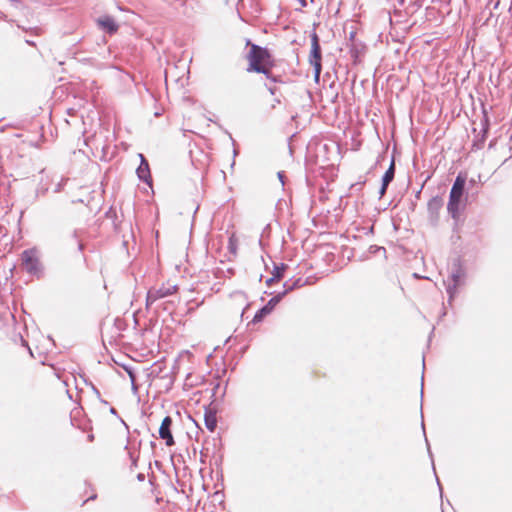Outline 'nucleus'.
<instances>
[{"instance_id":"1","label":"nucleus","mask_w":512,"mask_h":512,"mask_svg":"<svg viewBox=\"0 0 512 512\" xmlns=\"http://www.w3.org/2000/svg\"><path fill=\"white\" fill-rule=\"evenodd\" d=\"M245 43L250 47L246 55L247 72L266 73V68L275 67V59L267 47L254 44L250 39H246Z\"/></svg>"},{"instance_id":"2","label":"nucleus","mask_w":512,"mask_h":512,"mask_svg":"<svg viewBox=\"0 0 512 512\" xmlns=\"http://www.w3.org/2000/svg\"><path fill=\"white\" fill-rule=\"evenodd\" d=\"M311 50L309 54V63L313 67L314 77L316 81L319 79L322 71V50L320 46V39L316 32L311 35Z\"/></svg>"},{"instance_id":"3","label":"nucleus","mask_w":512,"mask_h":512,"mask_svg":"<svg viewBox=\"0 0 512 512\" xmlns=\"http://www.w3.org/2000/svg\"><path fill=\"white\" fill-rule=\"evenodd\" d=\"M21 260L27 273L37 275L40 272V262L35 249L24 250L21 254Z\"/></svg>"},{"instance_id":"4","label":"nucleus","mask_w":512,"mask_h":512,"mask_svg":"<svg viewBox=\"0 0 512 512\" xmlns=\"http://www.w3.org/2000/svg\"><path fill=\"white\" fill-rule=\"evenodd\" d=\"M444 205L443 197L434 196L427 203L428 220L433 227L439 223L440 211Z\"/></svg>"},{"instance_id":"5","label":"nucleus","mask_w":512,"mask_h":512,"mask_svg":"<svg viewBox=\"0 0 512 512\" xmlns=\"http://www.w3.org/2000/svg\"><path fill=\"white\" fill-rule=\"evenodd\" d=\"M177 290V286L176 285H173V286H169V287H165V286H162L158 289H150L148 292H147V296H146V308L147 309H150L151 306L159 299H162L164 297H167L169 295H172L173 293H175Z\"/></svg>"},{"instance_id":"6","label":"nucleus","mask_w":512,"mask_h":512,"mask_svg":"<svg viewBox=\"0 0 512 512\" xmlns=\"http://www.w3.org/2000/svg\"><path fill=\"white\" fill-rule=\"evenodd\" d=\"M172 423L173 420L171 416H166L161 422L159 427V438L165 441L166 446L170 447L175 444V440L172 434Z\"/></svg>"},{"instance_id":"7","label":"nucleus","mask_w":512,"mask_h":512,"mask_svg":"<svg viewBox=\"0 0 512 512\" xmlns=\"http://www.w3.org/2000/svg\"><path fill=\"white\" fill-rule=\"evenodd\" d=\"M282 300V295H274L262 308H260L254 315L252 322L254 324L261 322L267 315H269L276 305Z\"/></svg>"},{"instance_id":"8","label":"nucleus","mask_w":512,"mask_h":512,"mask_svg":"<svg viewBox=\"0 0 512 512\" xmlns=\"http://www.w3.org/2000/svg\"><path fill=\"white\" fill-rule=\"evenodd\" d=\"M140 164L136 169V174L140 181L146 183L149 186H152V177L150 173V167L147 159L143 154H139Z\"/></svg>"},{"instance_id":"9","label":"nucleus","mask_w":512,"mask_h":512,"mask_svg":"<svg viewBox=\"0 0 512 512\" xmlns=\"http://www.w3.org/2000/svg\"><path fill=\"white\" fill-rule=\"evenodd\" d=\"M466 276V271L459 258L454 259L452 262L451 273L449 279L451 282L461 284L462 279Z\"/></svg>"},{"instance_id":"10","label":"nucleus","mask_w":512,"mask_h":512,"mask_svg":"<svg viewBox=\"0 0 512 512\" xmlns=\"http://www.w3.org/2000/svg\"><path fill=\"white\" fill-rule=\"evenodd\" d=\"M462 198L449 195L447 211L451 218L457 222L460 218Z\"/></svg>"},{"instance_id":"11","label":"nucleus","mask_w":512,"mask_h":512,"mask_svg":"<svg viewBox=\"0 0 512 512\" xmlns=\"http://www.w3.org/2000/svg\"><path fill=\"white\" fill-rule=\"evenodd\" d=\"M466 180V175L459 173L454 180L449 195L462 198L465 191Z\"/></svg>"},{"instance_id":"12","label":"nucleus","mask_w":512,"mask_h":512,"mask_svg":"<svg viewBox=\"0 0 512 512\" xmlns=\"http://www.w3.org/2000/svg\"><path fill=\"white\" fill-rule=\"evenodd\" d=\"M346 45L349 47V53L353 63L358 64L365 53V45L362 42L346 43Z\"/></svg>"},{"instance_id":"13","label":"nucleus","mask_w":512,"mask_h":512,"mask_svg":"<svg viewBox=\"0 0 512 512\" xmlns=\"http://www.w3.org/2000/svg\"><path fill=\"white\" fill-rule=\"evenodd\" d=\"M100 27L108 34L112 35L118 31V24L113 17L106 15L98 19Z\"/></svg>"},{"instance_id":"14","label":"nucleus","mask_w":512,"mask_h":512,"mask_svg":"<svg viewBox=\"0 0 512 512\" xmlns=\"http://www.w3.org/2000/svg\"><path fill=\"white\" fill-rule=\"evenodd\" d=\"M216 413H217V411L215 408H211V407L205 408L204 423H205L206 428L210 432H213L217 427Z\"/></svg>"},{"instance_id":"15","label":"nucleus","mask_w":512,"mask_h":512,"mask_svg":"<svg viewBox=\"0 0 512 512\" xmlns=\"http://www.w3.org/2000/svg\"><path fill=\"white\" fill-rule=\"evenodd\" d=\"M306 284V281H303L302 278L297 279H289L283 284L284 290L279 292L277 295H282V298L289 292L300 288Z\"/></svg>"},{"instance_id":"16","label":"nucleus","mask_w":512,"mask_h":512,"mask_svg":"<svg viewBox=\"0 0 512 512\" xmlns=\"http://www.w3.org/2000/svg\"><path fill=\"white\" fill-rule=\"evenodd\" d=\"M394 177H395V161H394V158H392L388 169L386 170V172L384 173V175L382 177V182L384 183V185L385 184L389 185L393 181Z\"/></svg>"},{"instance_id":"17","label":"nucleus","mask_w":512,"mask_h":512,"mask_svg":"<svg viewBox=\"0 0 512 512\" xmlns=\"http://www.w3.org/2000/svg\"><path fill=\"white\" fill-rule=\"evenodd\" d=\"M69 243L71 245H76L77 246V250L79 252H82L84 250V244L82 243V241L80 240V230L78 229H75L71 235L69 236V239H68Z\"/></svg>"},{"instance_id":"18","label":"nucleus","mask_w":512,"mask_h":512,"mask_svg":"<svg viewBox=\"0 0 512 512\" xmlns=\"http://www.w3.org/2000/svg\"><path fill=\"white\" fill-rule=\"evenodd\" d=\"M287 265L284 264V263H280L279 265L275 264L274 263V268H273V272H272V275L277 279V280H281L284 276V271L287 269Z\"/></svg>"},{"instance_id":"19","label":"nucleus","mask_w":512,"mask_h":512,"mask_svg":"<svg viewBox=\"0 0 512 512\" xmlns=\"http://www.w3.org/2000/svg\"><path fill=\"white\" fill-rule=\"evenodd\" d=\"M460 284H456L454 282H449L447 287H446V292L448 294V302L449 304L452 303L454 297L456 296L457 294V288Z\"/></svg>"},{"instance_id":"20","label":"nucleus","mask_w":512,"mask_h":512,"mask_svg":"<svg viewBox=\"0 0 512 512\" xmlns=\"http://www.w3.org/2000/svg\"><path fill=\"white\" fill-rule=\"evenodd\" d=\"M265 77L273 83H282V79L280 75H275L272 73V68H266V73H262Z\"/></svg>"},{"instance_id":"21","label":"nucleus","mask_w":512,"mask_h":512,"mask_svg":"<svg viewBox=\"0 0 512 512\" xmlns=\"http://www.w3.org/2000/svg\"><path fill=\"white\" fill-rule=\"evenodd\" d=\"M106 217L108 219H112L113 220V225H114V229L116 231H118V224L116 223V219H117V215H116V211L112 208H110L107 212H106Z\"/></svg>"},{"instance_id":"22","label":"nucleus","mask_w":512,"mask_h":512,"mask_svg":"<svg viewBox=\"0 0 512 512\" xmlns=\"http://www.w3.org/2000/svg\"><path fill=\"white\" fill-rule=\"evenodd\" d=\"M158 308H162L164 311L171 313L173 310V303L170 301L163 302L157 306V309Z\"/></svg>"},{"instance_id":"23","label":"nucleus","mask_w":512,"mask_h":512,"mask_svg":"<svg viewBox=\"0 0 512 512\" xmlns=\"http://www.w3.org/2000/svg\"><path fill=\"white\" fill-rule=\"evenodd\" d=\"M378 252H383L384 254L386 253V249L382 246H377V245H371L369 247V253L370 254H377Z\"/></svg>"},{"instance_id":"24","label":"nucleus","mask_w":512,"mask_h":512,"mask_svg":"<svg viewBox=\"0 0 512 512\" xmlns=\"http://www.w3.org/2000/svg\"><path fill=\"white\" fill-rule=\"evenodd\" d=\"M48 191V188L45 187V186H41L39 185L36 189V198H38L39 196H43L45 195V193Z\"/></svg>"},{"instance_id":"25","label":"nucleus","mask_w":512,"mask_h":512,"mask_svg":"<svg viewBox=\"0 0 512 512\" xmlns=\"http://www.w3.org/2000/svg\"><path fill=\"white\" fill-rule=\"evenodd\" d=\"M91 387H92L94 394L97 396V398L100 400V402L105 405L108 404V402L106 400L101 398L100 391L92 383H91Z\"/></svg>"},{"instance_id":"26","label":"nucleus","mask_w":512,"mask_h":512,"mask_svg":"<svg viewBox=\"0 0 512 512\" xmlns=\"http://www.w3.org/2000/svg\"><path fill=\"white\" fill-rule=\"evenodd\" d=\"M388 186H389V185H386V184L384 185V183H383V182H381V187H380V189H379V195H380V197H383V196L385 195V193H386V191H387Z\"/></svg>"},{"instance_id":"27","label":"nucleus","mask_w":512,"mask_h":512,"mask_svg":"<svg viewBox=\"0 0 512 512\" xmlns=\"http://www.w3.org/2000/svg\"><path fill=\"white\" fill-rule=\"evenodd\" d=\"M265 86L267 87L271 95L277 94L278 88L276 86H269L268 84H265Z\"/></svg>"},{"instance_id":"28","label":"nucleus","mask_w":512,"mask_h":512,"mask_svg":"<svg viewBox=\"0 0 512 512\" xmlns=\"http://www.w3.org/2000/svg\"><path fill=\"white\" fill-rule=\"evenodd\" d=\"M355 35H356V33H355V32H353V31H352V32H350L349 37H348V39H347V43L352 44V42H357V41L355 40Z\"/></svg>"},{"instance_id":"29","label":"nucleus","mask_w":512,"mask_h":512,"mask_svg":"<svg viewBox=\"0 0 512 512\" xmlns=\"http://www.w3.org/2000/svg\"><path fill=\"white\" fill-rule=\"evenodd\" d=\"M278 281H279V280H277V279L272 275L270 278H268V279L266 280V285H267V286H271L274 282H278Z\"/></svg>"},{"instance_id":"30","label":"nucleus","mask_w":512,"mask_h":512,"mask_svg":"<svg viewBox=\"0 0 512 512\" xmlns=\"http://www.w3.org/2000/svg\"><path fill=\"white\" fill-rule=\"evenodd\" d=\"M277 176H278L279 181L281 182V184H282V185H284V184H285V182H284V179H285V174H284V172H283V171L278 172V173H277Z\"/></svg>"},{"instance_id":"31","label":"nucleus","mask_w":512,"mask_h":512,"mask_svg":"<svg viewBox=\"0 0 512 512\" xmlns=\"http://www.w3.org/2000/svg\"><path fill=\"white\" fill-rule=\"evenodd\" d=\"M131 460H132V468L137 467V458H135L132 454H130Z\"/></svg>"},{"instance_id":"32","label":"nucleus","mask_w":512,"mask_h":512,"mask_svg":"<svg viewBox=\"0 0 512 512\" xmlns=\"http://www.w3.org/2000/svg\"><path fill=\"white\" fill-rule=\"evenodd\" d=\"M137 480L143 482L145 480V475L143 473H139L137 475Z\"/></svg>"},{"instance_id":"33","label":"nucleus","mask_w":512,"mask_h":512,"mask_svg":"<svg viewBox=\"0 0 512 512\" xmlns=\"http://www.w3.org/2000/svg\"><path fill=\"white\" fill-rule=\"evenodd\" d=\"M280 103H281V100H280L278 97H276V98L274 99V103L272 104V108H275V107H276V104H280Z\"/></svg>"},{"instance_id":"34","label":"nucleus","mask_w":512,"mask_h":512,"mask_svg":"<svg viewBox=\"0 0 512 512\" xmlns=\"http://www.w3.org/2000/svg\"><path fill=\"white\" fill-rule=\"evenodd\" d=\"M110 413H111L112 415H115V416H117V417L119 418V416H118V412H117V410H116L114 407H111V408H110Z\"/></svg>"},{"instance_id":"35","label":"nucleus","mask_w":512,"mask_h":512,"mask_svg":"<svg viewBox=\"0 0 512 512\" xmlns=\"http://www.w3.org/2000/svg\"><path fill=\"white\" fill-rule=\"evenodd\" d=\"M423 383H424V376L422 375V379H421V398H423V394H424Z\"/></svg>"},{"instance_id":"36","label":"nucleus","mask_w":512,"mask_h":512,"mask_svg":"<svg viewBox=\"0 0 512 512\" xmlns=\"http://www.w3.org/2000/svg\"><path fill=\"white\" fill-rule=\"evenodd\" d=\"M423 185L421 188L416 192L415 197L418 199L420 197L421 191H422Z\"/></svg>"},{"instance_id":"37","label":"nucleus","mask_w":512,"mask_h":512,"mask_svg":"<svg viewBox=\"0 0 512 512\" xmlns=\"http://www.w3.org/2000/svg\"><path fill=\"white\" fill-rule=\"evenodd\" d=\"M425 442L427 444V447H428V452H429V455L432 456L431 454V450H430V446H429V443H428V439L425 437Z\"/></svg>"},{"instance_id":"38","label":"nucleus","mask_w":512,"mask_h":512,"mask_svg":"<svg viewBox=\"0 0 512 512\" xmlns=\"http://www.w3.org/2000/svg\"><path fill=\"white\" fill-rule=\"evenodd\" d=\"M219 386H220V384H219V383H217V384L215 385V387L213 388V395H215V394H216V391H217V389L219 388Z\"/></svg>"},{"instance_id":"39","label":"nucleus","mask_w":512,"mask_h":512,"mask_svg":"<svg viewBox=\"0 0 512 512\" xmlns=\"http://www.w3.org/2000/svg\"><path fill=\"white\" fill-rule=\"evenodd\" d=\"M62 188V185L59 183L57 187L55 188V192H59Z\"/></svg>"},{"instance_id":"40","label":"nucleus","mask_w":512,"mask_h":512,"mask_svg":"<svg viewBox=\"0 0 512 512\" xmlns=\"http://www.w3.org/2000/svg\"><path fill=\"white\" fill-rule=\"evenodd\" d=\"M469 184H470V185H475V184H476V180H475V179H473V178H472V179H470V180H469Z\"/></svg>"},{"instance_id":"41","label":"nucleus","mask_w":512,"mask_h":512,"mask_svg":"<svg viewBox=\"0 0 512 512\" xmlns=\"http://www.w3.org/2000/svg\"><path fill=\"white\" fill-rule=\"evenodd\" d=\"M436 479H437V484H438V486H439L440 492L442 493V487H441L440 481H439V479H438V478H436Z\"/></svg>"},{"instance_id":"42","label":"nucleus","mask_w":512,"mask_h":512,"mask_svg":"<svg viewBox=\"0 0 512 512\" xmlns=\"http://www.w3.org/2000/svg\"><path fill=\"white\" fill-rule=\"evenodd\" d=\"M95 498H96V495L94 494V495L90 496V497L87 499V501H89V500H93V499H95Z\"/></svg>"},{"instance_id":"43","label":"nucleus","mask_w":512,"mask_h":512,"mask_svg":"<svg viewBox=\"0 0 512 512\" xmlns=\"http://www.w3.org/2000/svg\"><path fill=\"white\" fill-rule=\"evenodd\" d=\"M303 6H306V0H299Z\"/></svg>"},{"instance_id":"44","label":"nucleus","mask_w":512,"mask_h":512,"mask_svg":"<svg viewBox=\"0 0 512 512\" xmlns=\"http://www.w3.org/2000/svg\"><path fill=\"white\" fill-rule=\"evenodd\" d=\"M229 137H230V139L232 141V144L235 145V140L232 138L231 134H229Z\"/></svg>"},{"instance_id":"45","label":"nucleus","mask_w":512,"mask_h":512,"mask_svg":"<svg viewBox=\"0 0 512 512\" xmlns=\"http://www.w3.org/2000/svg\"><path fill=\"white\" fill-rule=\"evenodd\" d=\"M230 250H231L232 252H234V251H235V247H234V246H232V244H231V243H230Z\"/></svg>"},{"instance_id":"46","label":"nucleus","mask_w":512,"mask_h":512,"mask_svg":"<svg viewBox=\"0 0 512 512\" xmlns=\"http://www.w3.org/2000/svg\"><path fill=\"white\" fill-rule=\"evenodd\" d=\"M237 153H238L237 150L234 148V150H233L234 157L237 155Z\"/></svg>"},{"instance_id":"47","label":"nucleus","mask_w":512,"mask_h":512,"mask_svg":"<svg viewBox=\"0 0 512 512\" xmlns=\"http://www.w3.org/2000/svg\"><path fill=\"white\" fill-rule=\"evenodd\" d=\"M268 229H269V225H266V227H265V228H264V230H263V233H264L266 230H268Z\"/></svg>"},{"instance_id":"48","label":"nucleus","mask_w":512,"mask_h":512,"mask_svg":"<svg viewBox=\"0 0 512 512\" xmlns=\"http://www.w3.org/2000/svg\"><path fill=\"white\" fill-rule=\"evenodd\" d=\"M22 343H24L25 346H28V343L25 342V340H22Z\"/></svg>"},{"instance_id":"49","label":"nucleus","mask_w":512,"mask_h":512,"mask_svg":"<svg viewBox=\"0 0 512 512\" xmlns=\"http://www.w3.org/2000/svg\"><path fill=\"white\" fill-rule=\"evenodd\" d=\"M22 343H24L25 346H28V343L25 342V340H22Z\"/></svg>"},{"instance_id":"50","label":"nucleus","mask_w":512,"mask_h":512,"mask_svg":"<svg viewBox=\"0 0 512 512\" xmlns=\"http://www.w3.org/2000/svg\"><path fill=\"white\" fill-rule=\"evenodd\" d=\"M22 343H24L25 346H28V343L25 342V340H22Z\"/></svg>"},{"instance_id":"51","label":"nucleus","mask_w":512,"mask_h":512,"mask_svg":"<svg viewBox=\"0 0 512 512\" xmlns=\"http://www.w3.org/2000/svg\"><path fill=\"white\" fill-rule=\"evenodd\" d=\"M120 420H121V423H123L126 426V423L124 422V420L121 418H120Z\"/></svg>"}]
</instances>
